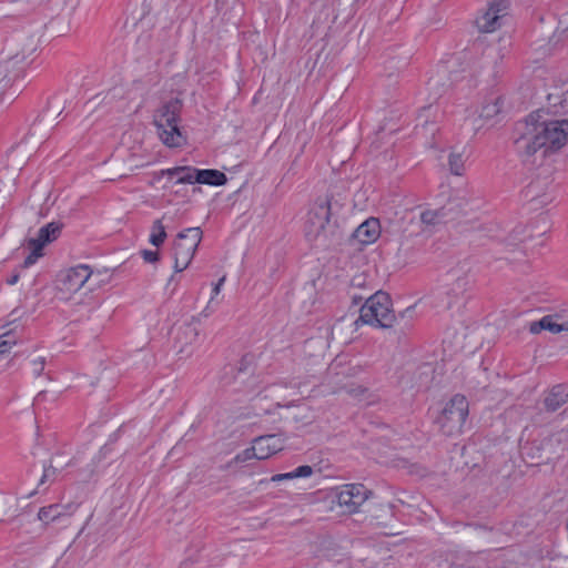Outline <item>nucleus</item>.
Segmentation results:
<instances>
[{
    "label": "nucleus",
    "instance_id": "f257e3e1",
    "mask_svg": "<svg viewBox=\"0 0 568 568\" xmlns=\"http://www.w3.org/2000/svg\"><path fill=\"white\" fill-rule=\"evenodd\" d=\"M544 110L528 114L524 121L516 124L515 145L517 151L526 156L537 151H557L568 141V120H550Z\"/></svg>",
    "mask_w": 568,
    "mask_h": 568
},
{
    "label": "nucleus",
    "instance_id": "f03ea898",
    "mask_svg": "<svg viewBox=\"0 0 568 568\" xmlns=\"http://www.w3.org/2000/svg\"><path fill=\"white\" fill-rule=\"evenodd\" d=\"M304 232L308 242L322 248H328L341 241L342 232L338 223L332 220L328 197L314 203L307 214Z\"/></svg>",
    "mask_w": 568,
    "mask_h": 568
},
{
    "label": "nucleus",
    "instance_id": "7ed1b4c3",
    "mask_svg": "<svg viewBox=\"0 0 568 568\" xmlns=\"http://www.w3.org/2000/svg\"><path fill=\"white\" fill-rule=\"evenodd\" d=\"M182 104L179 99H172L164 103L154 114V125L158 135L169 148H180L184 143V136L179 128V114Z\"/></svg>",
    "mask_w": 568,
    "mask_h": 568
},
{
    "label": "nucleus",
    "instance_id": "20e7f679",
    "mask_svg": "<svg viewBox=\"0 0 568 568\" xmlns=\"http://www.w3.org/2000/svg\"><path fill=\"white\" fill-rule=\"evenodd\" d=\"M359 318L373 326L392 327L397 316L390 310V298L386 293L377 292L368 297L361 307Z\"/></svg>",
    "mask_w": 568,
    "mask_h": 568
},
{
    "label": "nucleus",
    "instance_id": "39448f33",
    "mask_svg": "<svg viewBox=\"0 0 568 568\" xmlns=\"http://www.w3.org/2000/svg\"><path fill=\"white\" fill-rule=\"evenodd\" d=\"M468 413V400L456 394L436 417L435 424L444 435L454 436L462 432Z\"/></svg>",
    "mask_w": 568,
    "mask_h": 568
},
{
    "label": "nucleus",
    "instance_id": "423d86ee",
    "mask_svg": "<svg viewBox=\"0 0 568 568\" xmlns=\"http://www.w3.org/2000/svg\"><path fill=\"white\" fill-rule=\"evenodd\" d=\"M202 240L200 227H189L176 235L174 241V270L176 273L184 271L191 263Z\"/></svg>",
    "mask_w": 568,
    "mask_h": 568
},
{
    "label": "nucleus",
    "instance_id": "0eeeda50",
    "mask_svg": "<svg viewBox=\"0 0 568 568\" xmlns=\"http://www.w3.org/2000/svg\"><path fill=\"white\" fill-rule=\"evenodd\" d=\"M92 271L88 265L80 264L60 272L55 287L61 294L60 298H69V294L78 292L90 278Z\"/></svg>",
    "mask_w": 568,
    "mask_h": 568
},
{
    "label": "nucleus",
    "instance_id": "6e6552de",
    "mask_svg": "<svg viewBox=\"0 0 568 568\" xmlns=\"http://www.w3.org/2000/svg\"><path fill=\"white\" fill-rule=\"evenodd\" d=\"M509 8L508 0H494L489 3L487 11L476 19V26L480 32H494L501 26L503 19L507 16Z\"/></svg>",
    "mask_w": 568,
    "mask_h": 568
},
{
    "label": "nucleus",
    "instance_id": "1a4fd4ad",
    "mask_svg": "<svg viewBox=\"0 0 568 568\" xmlns=\"http://www.w3.org/2000/svg\"><path fill=\"white\" fill-rule=\"evenodd\" d=\"M371 495L372 491L363 484H347L341 488L336 497L341 507H345L348 513H355Z\"/></svg>",
    "mask_w": 568,
    "mask_h": 568
},
{
    "label": "nucleus",
    "instance_id": "9d476101",
    "mask_svg": "<svg viewBox=\"0 0 568 568\" xmlns=\"http://www.w3.org/2000/svg\"><path fill=\"white\" fill-rule=\"evenodd\" d=\"M193 175L184 176L182 181L190 182V184L200 183L212 186H222L227 182L226 175L214 169H196L192 171Z\"/></svg>",
    "mask_w": 568,
    "mask_h": 568
},
{
    "label": "nucleus",
    "instance_id": "9b49d317",
    "mask_svg": "<svg viewBox=\"0 0 568 568\" xmlns=\"http://www.w3.org/2000/svg\"><path fill=\"white\" fill-rule=\"evenodd\" d=\"M253 443L255 444L260 460L266 459L284 448V440L277 434L258 436Z\"/></svg>",
    "mask_w": 568,
    "mask_h": 568
},
{
    "label": "nucleus",
    "instance_id": "f8f14e48",
    "mask_svg": "<svg viewBox=\"0 0 568 568\" xmlns=\"http://www.w3.org/2000/svg\"><path fill=\"white\" fill-rule=\"evenodd\" d=\"M379 221L375 217H369L356 227L353 236L362 244H371L379 237Z\"/></svg>",
    "mask_w": 568,
    "mask_h": 568
},
{
    "label": "nucleus",
    "instance_id": "ddd939ff",
    "mask_svg": "<svg viewBox=\"0 0 568 568\" xmlns=\"http://www.w3.org/2000/svg\"><path fill=\"white\" fill-rule=\"evenodd\" d=\"M541 331H549L554 334L560 333L562 331H568V321L558 323L557 316L546 315L539 321L530 323L529 332L531 334H539Z\"/></svg>",
    "mask_w": 568,
    "mask_h": 568
},
{
    "label": "nucleus",
    "instance_id": "4468645a",
    "mask_svg": "<svg viewBox=\"0 0 568 568\" xmlns=\"http://www.w3.org/2000/svg\"><path fill=\"white\" fill-rule=\"evenodd\" d=\"M568 400V387L559 384L555 385L544 399L547 412H556Z\"/></svg>",
    "mask_w": 568,
    "mask_h": 568
},
{
    "label": "nucleus",
    "instance_id": "2eb2a0df",
    "mask_svg": "<svg viewBox=\"0 0 568 568\" xmlns=\"http://www.w3.org/2000/svg\"><path fill=\"white\" fill-rule=\"evenodd\" d=\"M62 224L59 222H50L42 226L36 239H31V243H37V248H43L48 243L58 239L61 233Z\"/></svg>",
    "mask_w": 568,
    "mask_h": 568
},
{
    "label": "nucleus",
    "instance_id": "dca6fc26",
    "mask_svg": "<svg viewBox=\"0 0 568 568\" xmlns=\"http://www.w3.org/2000/svg\"><path fill=\"white\" fill-rule=\"evenodd\" d=\"M193 166H174L170 169L161 170L160 172L155 173V178L160 179L164 175H168L170 178L176 176V183L178 184H190V182L182 181L184 176L193 175Z\"/></svg>",
    "mask_w": 568,
    "mask_h": 568
},
{
    "label": "nucleus",
    "instance_id": "f3484780",
    "mask_svg": "<svg viewBox=\"0 0 568 568\" xmlns=\"http://www.w3.org/2000/svg\"><path fill=\"white\" fill-rule=\"evenodd\" d=\"M63 515L62 507L58 504L41 507L38 513V518L43 524H49L59 519Z\"/></svg>",
    "mask_w": 568,
    "mask_h": 568
},
{
    "label": "nucleus",
    "instance_id": "a211bd4d",
    "mask_svg": "<svg viewBox=\"0 0 568 568\" xmlns=\"http://www.w3.org/2000/svg\"><path fill=\"white\" fill-rule=\"evenodd\" d=\"M445 207L438 210H425L420 213V221L425 225H437L446 219Z\"/></svg>",
    "mask_w": 568,
    "mask_h": 568
},
{
    "label": "nucleus",
    "instance_id": "6ab92c4d",
    "mask_svg": "<svg viewBox=\"0 0 568 568\" xmlns=\"http://www.w3.org/2000/svg\"><path fill=\"white\" fill-rule=\"evenodd\" d=\"M166 236H168L166 231L162 223V220H155L151 227V234L149 237V242L152 245L159 247L164 243Z\"/></svg>",
    "mask_w": 568,
    "mask_h": 568
},
{
    "label": "nucleus",
    "instance_id": "aec40b11",
    "mask_svg": "<svg viewBox=\"0 0 568 568\" xmlns=\"http://www.w3.org/2000/svg\"><path fill=\"white\" fill-rule=\"evenodd\" d=\"M180 335L181 336L179 338L182 339V336H183L186 344L195 343L200 335L199 324L196 322H190V323L184 324L180 328Z\"/></svg>",
    "mask_w": 568,
    "mask_h": 568
},
{
    "label": "nucleus",
    "instance_id": "412c9836",
    "mask_svg": "<svg viewBox=\"0 0 568 568\" xmlns=\"http://www.w3.org/2000/svg\"><path fill=\"white\" fill-rule=\"evenodd\" d=\"M500 99L496 98L494 101L486 103L481 106L480 116L485 119H490L497 115L500 112Z\"/></svg>",
    "mask_w": 568,
    "mask_h": 568
},
{
    "label": "nucleus",
    "instance_id": "4be33fe9",
    "mask_svg": "<svg viewBox=\"0 0 568 568\" xmlns=\"http://www.w3.org/2000/svg\"><path fill=\"white\" fill-rule=\"evenodd\" d=\"M449 170L455 175H462L464 172V160L462 154L450 153L448 159Z\"/></svg>",
    "mask_w": 568,
    "mask_h": 568
},
{
    "label": "nucleus",
    "instance_id": "5701e85b",
    "mask_svg": "<svg viewBox=\"0 0 568 568\" xmlns=\"http://www.w3.org/2000/svg\"><path fill=\"white\" fill-rule=\"evenodd\" d=\"M58 476V468L52 464L43 466V474L39 480V486H43L53 483Z\"/></svg>",
    "mask_w": 568,
    "mask_h": 568
},
{
    "label": "nucleus",
    "instance_id": "b1692460",
    "mask_svg": "<svg viewBox=\"0 0 568 568\" xmlns=\"http://www.w3.org/2000/svg\"><path fill=\"white\" fill-rule=\"evenodd\" d=\"M17 344L14 336L11 333H6L1 336L0 341V359Z\"/></svg>",
    "mask_w": 568,
    "mask_h": 568
},
{
    "label": "nucleus",
    "instance_id": "393cba45",
    "mask_svg": "<svg viewBox=\"0 0 568 568\" xmlns=\"http://www.w3.org/2000/svg\"><path fill=\"white\" fill-rule=\"evenodd\" d=\"M252 458H256L258 459V455H257V450L255 448V444L253 443V446L252 447H248L244 450H242L241 453H239L233 462L239 464V463H245Z\"/></svg>",
    "mask_w": 568,
    "mask_h": 568
},
{
    "label": "nucleus",
    "instance_id": "a878e982",
    "mask_svg": "<svg viewBox=\"0 0 568 568\" xmlns=\"http://www.w3.org/2000/svg\"><path fill=\"white\" fill-rule=\"evenodd\" d=\"M29 246L32 247V252L24 258L23 267H29L33 265L37 260L42 256L43 248H37V243H31V239L29 240Z\"/></svg>",
    "mask_w": 568,
    "mask_h": 568
},
{
    "label": "nucleus",
    "instance_id": "bb28decb",
    "mask_svg": "<svg viewBox=\"0 0 568 568\" xmlns=\"http://www.w3.org/2000/svg\"><path fill=\"white\" fill-rule=\"evenodd\" d=\"M433 105H427V106H424L418 116H417V121H418V125H422L423 128H426V125L428 124V118L429 115L433 114Z\"/></svg>",
    "mask_w": 568,
    "mask_h": 568
},
{
    "label": "nucleus",
    "instance_id": "cd10ccee",
    "mask_svg": "<svg viewBox=\"0 0 568 568\" xmlns=\"http://www.w3.org/2000/svg\"><path fill=\"white\" fill-rule=\"evenodd\" d=\"M141 255L146 263L151 264L156 263L160 260V254L158 251L143 250L141 251Z\"/></svg>",
    "mask_w": 568,
    "mask_h": 568
},
{
    "label": "nucleus",
    "instance_id": "c85d7f7f",
    "mask_svg": "<svg viewBox=\"0 0 568 568\" xmlns=\"http://www.w3.org/2000/svg\"><path fill=\"white\" fill-rule=\"evenodd\" d=\"M295 478L310 477L313 474V467L310 465L298 466L293 470Z\"/></svg>",
    "mask_w": 568,
    "mask_h": 568
},
{
    "label": "nucleus",
    "instance_id": "c756f323",
    "mask_svg": "<svg viewBox=\"0 0 568 568\" xmlns=\"http://www.w3.org/2000/svg\"><path fill=\"white\" fill-rule=\"evenodd\" d=\"M467 283H468V281L466 277L457 278V281L455 282L453 288L448 292V294H450V292H452L457 295V294L464 292Z\"/></svg>",
    "mask_w": 568,
    "mask_h": 568
},
{
    "label": "nucleus",
    "instance_id": "7c9ffc66",
    "mask_svg": "<svg viewBox=\"0 0 568 568\" xmlns=\"http://www.w3.org/2000/svg\"><path fill=\"white\" fill-rule=\"evenodd\" d=\"M32 365H33V375L36 377H39L44 369L45 358L39 357L32 362Z\"/></svg>",
    "mask_w": 568,
    "mask_h": 568
},
{
    "label": "nucleus",
    "instance_id": "2f4dec72",
    "mask_svg": "<svg viewBox=\"0 0 568 568\" xmlns=\"http://www.w3.org/2000/svg\"><path fill=\"white\" fill-rule=\"evenodd\" d=\"M293 406H296V404H295V402H294V400H293V402H290V403H287V404H285V405H283V404H282V403H280V402H276V403L273 405V408H265V409H263V412H264V414H265V415H271V414H274V413H275V409H277V408H281V407H287V408H288V407H293Z\"/></svg>",
    "mask_w": 568,
    "mask_h": 568
},
{
    "label": "nucleus",
    "instance_id": "473e14b6",
    "mask_svg": "<svg viewBox=\"0 0 568 568\" xmlns=\"http://www.w3.org/2000/svg\"><path fill=\"white\" fill-rule=\"evenodd\" d=\"M294 478H295L294 473L290 471V473L276 474V475L272 476L271 480L274 483H277V481L288 480V479H294Z\"/></svg>",
    "mask_w": 568,
    "mask_h": 568
},
{
    "label": "nucleus",
    "instance_id": "72a5a7b5",
    "mask_svg": "<svg viewBox=\"0 0 568 568\" xmlns=\"http://www.w3.org/2000/svg\"><path fill=\"white\" fill-rule=\"evenodd\" d=\"M251 363V359L248 358V356H243V358L241 359V365L239 367V372H244L246 371V364H250Z\"/></svg>",
    "mask_w": 568,
    "mask_h": 568
},
{
    "label": "nucleus",
    "instance_id": "f704fd0d",
    "mask_svg": "<svg viewBox=\"0 0 568 568\" xmlns=\"http://www.w3.org/2000/svg\"><path fill=\"white\" fill-rule=\"evenodd\" d=\"M224 281H225V277H222V278H220V280H219V282L214 285V287H213V294H214V295H217V294L220 293L221 287H222L223 283H224Z\"/></svg>",
    "mask_w": 568,
    "mask_h": 568
},
{
    "label": "nucleus",
    "instance_id": "c9c22d12",
    "mask_svg": "<svg viewBox=\"0 0 568 568\" xmlns=\"http://www.w3.org/2000/svg\"><path fill=\"white\" fill-rule=\"evenodd\" d=\"M19 281V274H13L11 275L8 280H7V283L9 285H14L16 283H18Z\"/></svg>",
    "mask_w": 568,
    "mask_h": 568
},
{
    "label": "nucleus",
    "instance_id": "e433bc0d",
    "mask_svg": "<svg viewBox=\"0 0 568 568\" xmlns=\"http://www.w3.org/2000/svg\"><path fill=\"white\" fill-rule=\"evenodd\" d=\"M413 313L414 307H407L403 313L399 314V317L404 318L406 315L410 317Z\"/></svg>",
    "mask_w": 568,
    "mask_h": 568
},
{
    "label": "nucleus",
    "instance_id": "4c0bfd02",
    "mask_svg": "<svg viewBox=\"0 0 568 568\" xmlns=\"http://www.w3.org/2000/svg\"><path fill=\"white\" fill-rule=\"evenodd\" d=\"M266 398H267V395H262V393H260V394L255 397V402H256L255 407H260V408L262 409V407H261V405H260L258 403H260L261 400H263V399H266Z\"/></svg>",
    "mask_w": 568,
    "mask_h": 568
},
{
    "label": "nucleus",
    "instance_id": "58836bf2",
    "mask_svg": "<svg viewBox=\"0 0 568 568\" xmlns=\"http://www.w3.org/2000/svg\"><path fill=\"white\" fill-rule=\"evenodd\" d=\"M364 392H365V389H364V388H362V387H356V388H351L348 393H349V394H352V395L357 396L358 394H362V393H364Z\"/></svg>",
    "mask_w": 568,
    "mask_h": 568
},
{
    "label": "nucleus",
    "instance_id": "ea45409f",
    "mask_svg": "<svg viewBox=\"0 0 568 568\" xmlns=\"http://www.w3.org/2000/svg\"><path fill=\"white\" fill-rule=\"evenodd\" d=\"M181 568H193V564L192 562H189V561H185L181 565Z\"/></svg>",
    "mask_w": 568,
    "mask_h": 568
},
{
    "label": "nucleus",
    "instance_id": "a19ab883",
    "mask_svg": "<svg viewBox=\"0 0 568 568\" xmlns=\"http://www.w3.org/2000/svg\"><path fill=\"white\" fill-rule=\"evenodd\" d=\"M293 418H294L296 422H298V420H300V415H297V414H296V415H294V416H293Z\"/></svg>",
    "mask_w": 568,
    "mask_h": 568
},
{
    "label": "nucleus",
    "instance_id": "79ce46f5",
    "mask_svg": "<svg viewBox=\"0 0 568 568\" xmlns=\"http://www.w3.org/2000/svg\"><path fill=\"white\" fill-rule=\"evenodd\" d=\"M8 501L14 504V499L12 497L8 498Z\"/></svg>",
    "mask_w": 568,
    "mask_h": 568
}]
</instances>
